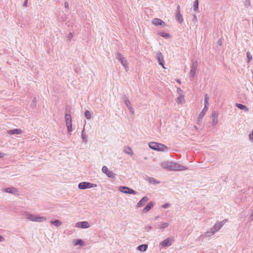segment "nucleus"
I'll return each instance as SVG.
<instances>
[{"instance_id":"6e6d98bb","label":"nucleus","mask_w":253,"mask_h":253,"mask_svg":"<svg viewBox=\"0 0 253 253\" xmlns=\"http://www.w3.org/2000/svg\"><path fill=\"white\" fill-rule=\"evenodd\" d=\"M82 133H84V129L83 130Z\"/></svg>"},{"instance_id":"4c0bfd02","label":"nucleus","mask_w":253,"mask_h":253,"mask_svg":"<svg viewBox=\"0 0 253 253\" xmlns=\"http://www.w3.org/2000/svg\"><path fill=\"white\" fill-rule=\"evenodd\" d=\"M247 56L248 59V62H250L252 60V56L251 55L249 51H248L247 53Z\"/></svg>"},{"instance_id":"412c9836","label":"nucleus","mask_w":253,"mask_h":253,"mask_svg":"<svg viewBox=\"0 0 253 253\" xmlns=\"http://www.w3.org/2000/svg\"><path fill=\"white\" fill-rule=\"evenodd\" d=\"M146 180L151 184H155L160 183L159 181H157L153 177H146Z\"/></svg>"},{"instance_id":"dca6fc26","label":"nucleus","mask_w":253,"mask_h":253,"mask_svg":"<svg viewBox=\"0 0 253 253\" xmlns=\"http://www.w3.org/2000/svg\"><path fill=\"white\" fill-rule=\"evenodd\" d=\"M169 225V223L161 222L157 224L156 228L160 229L163 231L164 229L167 228Z\"/></svg>"},{"instance_id":"5fc2aeb1","label":"nucleus","mask_w":253,"mask_h":253,"mask_svg":"<svg viewBox=\"0 0 253 253\" xmlns=\"http://www.w3.org/2000/svg\"><path fill=\"white\" fill-rule=\"evenodd\" d=\"M218 44H219V45H220V44H221V42H220V41H219L218 42Z\"/></svg>"},{"instance_id":"39448f33","label":"nucleus","mask_w":253,"mask_h":253,"mask_svg":"<svg viewBox=\"0 0 253 253\" xmlns=\"http://www.w3.org/2000/svg\"><path fill=\"white\" fill-rule=\"evenodd\" d=\"M66 126L69 132L72 131V117L70 114L66 113L65 116Z\"/></svg>"},{"instance_id":"49530a36","label":"nucleus","mask_w":253,"mask_h":253,"mask_svg":"<svg viewBox=\"0 0 253 253\" xmlns=\"http://www.w3.org/2000/svg\"><path fill=\"white\" fill-rule=\"evenodd\" d=\"M28 0H25L24 3H23V6L26 7L27 6L28 4Z\"/></svg>"},{"instance_id":"f8f14e48","label":"nucleus","mask_w":253,"mask_h":253,"mask_svg":"<svg viewBox=\"0 0 253 253\" xmlns=\"http://www.w3.org/2000/svg\"><path fill=\"white\" fill-rule=\"evenodd\" d=\"M157 60L160 65L162 66L163 68H165L164 66V56L160 51H159L157 54Z\"/></svg>"},{"instance_id":"20e7f679","label":"nucleus","mask_w":253,"mask_h":253,"mask_svg":"<svg viewBox=\"0 0 253 253\" xmlns=\"http://www.w3.org/2000/svg\"><path fill=\"white\" fill-rule=\"evenodd\" d=\"M119 191L124 194L136 195L137 192L132 189L126 186H121L119 187Z\"/></svg>"},{"instance_id":"393cba45","label":"nucleus","mask_w":253,"mask_h":253,"mask_svg":"<svg viewBox=\"0 0 253 253\" xmlns=\"http://www.w3.org/2000/svg\"><path fill=\"white\" fill-rule=\"evenodd\" d=\"M148 248V246L146 244H142L139 245L137 247V249L140 252H145Z\"/></svg>"},{"instance_id":"5701e85b","label":"nucleus","mask_w":253,"mask_h":253,"mask_svg":"<svg viewBox=\"0 0 253 253\" xmlns=\"http://www.w3.org/2000/svg\"><path fill=\"white\" fill-rule=\"evenodd\" d=\"M124 151L125 153L127 154L130 156H132L133 154L132 149L128 146L125 147L124 148Z\"/></svg>"},{"instance_id":"6e6552de","label":"nucleus","mask_w":253,"mask_h":253,"mask_svg":"<svg viewBox=\"0 0 253 253\" xmlns=\"http://www.w3.org/2000/svg\"><path fill=\"white\" fill-rule=\"evenodd\" d=\"M225 222L226 221L225 220H223L220 222H219V221L216 222L215 223V224H214V225L213 226V227L211 228L212 229V230H213V231L215 232H217L222 228V227L223 226V225L224 224Z\"/></svg>"},{"instance_id":"09e8293b","label":"nucleus","mask_w":253,"mask_h":253,"mask_svg":"<svg viewBox=\"0 0 253 253\" xmlns=\"http://www.w3.org/2000/svg\"><path fill=\"white\" fill-rule=\"evenodd\" d=\"M5 154L1 152H0V158H2L4 156Z\"/></svg>"},{"instance_id":"c85d7f7f","label":"nucleus","mask_w":253,"mask_h":253,"mask_svg":"<svg viewBox=\"0 0 253 253\" xmlns=\"http://www.w3.org/2000/svg\"><path fill=\"white\" fill-rule=\"evenodd\" d=\"M123 98V100H124L125 104L127 106V107L128 108L129 107H131V105L129 99L125 95H124Z\"/></svg>"},{"instance_id":"9d476101","label":"nucleus","mask_w":253,"mask_h":253,"mask_svg":"<svg viewBox=\"0 0 253 253\" xmlns=\"http://www.w3.org/2000/svg\"><path fill=\"white\" fill-rule=\"evenodd\" d=\"M89 224L87 221L78 222L75 225L76 227L81 228H87L89 227Z\"/></svg>"},{"instance_id":"aec40b11","label":"nucleus","mask_w":253,"mask_h":253,"mask_svg":"<svg viewBox=\"0 0 253 253\" xmlns=\"http://www.w3.org/2000/svg\"><path fill=\"white\" fill-rule=\"evenodd\" d=\"M154 206V203L153 202H150L143 209L142 212L146 213L148 212Z\"/></svg>"},{"instance_id":"a19ab883","label":"nucleus","mask_w":253,"mask_h":253,"mask_svg":"<svg viewBox=\"0 0 253 253\" xmlns=\"http://www.w3.org/2000/svg\"><path fill=\"white\" fill-rule=\"evenodd\" d=\"M128 109L129 110V112L131 113V114L133 115L134 114V111L133 109L132 108V107L131 106V107H128Z\"/></svg>"},{"instance_id":"72a5a7b5","label":"nucleus","mask_w":253,"mask_h":253,"mask_svg":"<svg viewBox=\"0 0 253 253\" xmlns=\"http://www.w3.org/2000/svg\"><path fill=\"white\" fill-rule=\"evenodd\" d=\"M120 61L121 62L122 64L126 68L127 66V63L126 60L125 59V58H120L119 59Z\"/></svg>"},{"instance_id":"6ab92c4d","label":"nucleus","mask_w":253,"mask_h":253,"mask_svg":"<svg viewBox=\"0 0 253 253\" xmlns=\"http://www.w3.org/2000/svg\"><path fill=\"white\" fill-rule=\"evenodd\" d=\"M153 24L156 26L161 25L164 26L166 25L165 22L159 18H155L153 20Z\"/></svg>"},{"instance_id":"f3484780","label":"nucleus","mask_w":253,"mask_h":253,"mask_svg":"<svg viewBox=\"0 0 253 253\" xmlns=\"http://www.w3.org/2000/svg\"><path fill=\"white\" fill-rule=\"evenodd\" d=\"M208 109L206 108H203L202 112L199 114V116L197 118V123L198 124H200L202 123V119L204 115H205L206 113L208 111Z\"/></svg>"},{"instance_id":"cd10ccee","label":"nucleus","mask_w":253,"mask_h":253,"mask_svg":"<svg viewBox=\"0 0 253 253\" xmlns=\"http://www.w3.org/2000/svg\"><path fill=\"white\" fill-rule=\"evenodd\" d=\"M50 222L52 224L54 225L55 226L57 227L60 226L62 224V222L60 220L58 219L52 220Z\"/></svg>"},{"instance_id":"58836bf2","label":"nucleus","mask_w":253,"mask_h":253,"mask_svg":"<svg viewBox=\"0 0 253 253\" xmlns=\"http://www.w3.org/2000/svg\"><path fill=\"white\" fill-rule=\"evenodd\" d=\"M152 229V227L151 225H147L145 227V231L147 232H149Z\"/></svg>"},{"instance_id":"bb28decb","label":"nucleus","mask_w":253,"mask_h":253,"mask_svg":"<svg viewBox=\"0 0 253 253\" xmlns=\"http://www.w3.org/2000/svg\"><path fill=\"white\" fill-rule=\"evenodd\" d=\"M209 97L208 94H206L205 95L204 98V108H206L208 109L209 106Z\"/></svg>"},{"instance_id":"f257e3e1","label":"nucleus","mask_w":253,"mask_h":253,"mask_svg":"<svg viewBox=\"0 0 253 253\" xmlns=\"http://www.w3.org/2000/svg\"><path fill=\"white\" fill-rule=\"evenodd\" d=\"M23 215L26 219L33 222H42L46 220V218L44 216H41L38 214H33L28 211H25Z\"/></svg>"},{"instance_id":"4be33fe9","label":"nucleus","mask_w":253,"mask_h":253,"mask_svg":"<svg viewBox=\"0 0 253 253\" xmlns=\"http://www.w3.org/2000/svg\"><path fill=\"white\" fill-rule=\"evenodd\" d=\"M73 243L74 246H77V245L84 246V242L81 239H75L73 241Z\"/></svg>"},{"instance_id":"2f4dec72","label":"nucleus","mask_w":253,"mask_h":253,"mask_svg":"<svg viewBox=\"0 0 253 253\" xmlns=\"http://www.w3.org/2000/svg\"><path fill=\"white\" fill-rule=\"evenodd\" d=\"M193 9L194 11H197L199 9V1L195 0L194 2L193 5Z\"/></svg>"},{"instance_id":"473e14b6","label":"nucleus","mask_w":253,"mask_h":253,"mask_svg":"<svg viewBox=\"0 0 253 253\" xmlns=\"http://www.w3.org/2000/svg\"><path fill=\"white\" fill-rule=\"evenodd\" d=\"M160 35L161 37H164V38H165L166 39H169L170 37V35L169 34L166 33H165V32H161V33H160Z\"/></svg>"},{"instance_id":"9b49d317","label":"nucleus","mask_w":253,"mask_h":253,"mask_svg":"<svg viewBox=\"0 0 253 253\" xmlns=\"http://www.w3.org/2000/svg\"><path fill=\"white\" fill-rule=\"evenodd\" d=\"M211 125L214 126L218 123V113L216 111H212L211 114Z\"/></svg>"},{"instance_id":"4468645a","label":"nucleus","mask_w":253,"mask_h":253,"mask_svg":"<svg viewBox=\"0 0 253 253\" xmlns=\"http://www.w3.org/2000/svg\"><path fill=\"white\" fill-rule=\"evenodd\" d=\"M198 62L196 61L193 62L190 71V76L193 78L195 74L197 68Z\"/></svg>"},{"instance_id":"1a4fd4ad","label":"nucleus","mask_w":253,"mask_h":253,"mask_svg":"<svg viewBox=\"0 0 253 253\" xmlns=\"http://www.w3.org/2000/svg\"><path fill=\"white\" fill-rule=\"evenodd\" d=\"M172 242V238H168L163 241L161 242L160 245L162 247H169L171 245Z\"/></svg>"},{"instance_id":"13d9d810","label":"nucleus","mask_w":253,"mask_h":253,"mask_svg":"<svg viewBox=\"0 0 253 253\" xmlns=\"http://www.w3.org/2000/svg\"><path fill=\"white\" fill-rule=\"evenodd\" d=\"M194 127L195 128V129H197V127L196 126H194Z\"/></svg>"},{"instance_id":"2eb2a0df","label":"nucleus","mask_w":253,"mask_h":253,"mask_svg":"<svg viewBox=\"0 0 253 253\" xmlns=\"http://www.w3.org/2000/svg\"><path fill=\"white\" fill-rule=\"evenodd\" d=\"M23 133V130L19 128H15L7 131V133L9 135L21 134Z\"/></svg>"},{"instance_id":"f03ea898","label":"nucleus","mask_w":253,"mask_h":253,"mask_svg":"<svg viewBox=\"0 0 253 253\" xmlns=\"http://www.w3.org/2000/svg\"><path fill=\"white\" fill-rule=\"evenodd\" d=\"M165 168L170 170H183L187 169V168L180 165L176 163L172 162H167L164 164Z\"/></svg>"},{"instance_id":"3c124183","label":"nucleus","mask_w":253,"mask_h":253,"mask_svg":"<svg viewBox=\"0 0 253 253\" xmlns=\"http://www.w3.org/2000/svg\"><path fill=\"white\" fill-rule=\"evenodd\" d=\"M180 12V6L179 5H178L177 7L176 12Z\"/></svg>"},{"instance_id":"c756f323","label":"nucleus","mask_w":253,"mask_h":253,"mask_svg":"<svg viewBox=\"0 0 253 253\" xmlns=\"http://www.w3.org/2000/svg\"><path fill=\"white\" fill-rule=\"evenodd\" d=\"M184 99V95L182 94H180L179 96L177 98L176 102L178 104H182Z\"/></svg>"},{"instance_id":"423d86ee","label":"nucleus","mask_w":253,"mask_h":253,"mask_svg":"<svg viewBox=\"0 0 253 253\" xmlns=\"http://www.w3.org/2000/svg\"><path fill=\"white\" fill-rule=\"evenodd\" d=\"M96 184L87 182H82L80 183L78 185V188L80 189H85L87 188L96 187Z\"/></svg>"},{"instance_id":"7c9ffc66","label":"nucleus","mask_w":253,"mask_h":253,"mask_svg":"<svg viewBox=\"0 0 253 253\" xmlns=\"http://www.w3.org/2000/svg\"><path fill=\"white\" fill-rule=\"evenodd\" d=\"M215 232L212 230V228H211L209 231L205 233V237H209L212 236Z\"/></svg>"},{"instance_id":"603ef678","label":"nucleus","mask_w":253,"mask_h":253,"mask_svg":"<svg viewBox=\"0 0 253 253\" xmlns=\"http://www.w3.org/2000/svg\"><path fill=\"white\" fill-rule=\"evenodd\" d=\"M36 98H34L33 100V103L34 104V105H35V104L36 103Z\"/></svg>"},{"instance_id":"0eeeda50","label":"nucleus","mask_w":253,"mask_h":253,"mask_svg":"<svg viewBox=\"0 0 253 253\" xmlns=\"http://www.w3.org/2000/svg\"><path fill=\"white\" fill-rule=\"evenodd\" d=\"M102 170L108 177L110 178L115 177V174L112 171L109 170L106 166H103Z\"/></svg>"},{"instance_id":"79ce46f5","label":"nucleus","mask_w":253,"mask_h":253,"mask_svg":"<svg viewBox=\"0 0 253 253\" xmlns=\"http://www.w3.org/2000/svg\"><path fill=\"white\" fill-rule=\"evenodd\" d=\"M170 205L169 203H166L165 204H164L162 206V208H167L169 207Z\"/></svg>"},{"instance_id":"864d4df0","label":"nucleus","mask_w":253,"mask_h":253,"mask_svg":"<svg viewBox=\"0 0 253 253\" xmlns=\"http://www.w3.org/2000/svg\"><path fill=\"white\" fill-rule=\"evenodd\" d=\"M159 218V216H156V217H155V220H157V219H158Z\"/></svg>"},{"instance_id":"8fccbe9b","label":"nucleus","mask_w":253,"mask_h":253,"mask_svg":"<svg viewBox=\"0 0 253 253\" xmlns=\"http://www.w3.org/2000/svg\"><path fill=\"white\" fill-rule=\"evenodd\" d=\"M4 241V238L2 236H0V242H3Z\"/></svg>"},{"instance_id":"ea45409f","label":"nucleus","mask_w":253,"mask_h":253,"mask_svg":"<svg viewBox=\"0 0 253 253\" xmlns=\"http://www.w3.org/2000/svg\"><path fill=\"white\" fill-rule=\"evenodd\" d=\"M73 37V34L72 33H70L68 36L67 40L68 41H70L71 39Z\"/></svg>"},{"instance_id":"c03bdc74","label":"nucleus","mask_w":253,"mask_h":253,"mask_svg":"<svg viewBox=\"0 0 253 253\" xmlns=\"http://www.w3.org/2000/svg\"><path fill=\"white\" fill-rule=\"evenodd\" d=\"M193 21L194 22L196 23L197 22V18L195 14L193 15Z\"/></svg>"},{"instance_id":"ddd939ff","label":"nucleus","mask_w":253,"mask_h":253,"mask_svg":"<svg viewBox=\"0 0 253 253\" xmlns=\"http://www.w3.org/2000/svg\"><path fill=\"white\" fill-rule=\"evenodd\" d=\"M3 191L6 192V193H11L14 195L18 194L17 189L15 187H13L4 188L3 190Z\"/></svg>"},{"instance_id":"a878e982","label":"nucleus","mask_w":253,"mask_h":253,"mask_svg":"<svg viewBox=\"0 0 253 253\" xmlns=\"http://www.w3.org/2000/svg\"><path fill=\"white\" fill-rule=\"evenodd\" d=\"M176 18L179 23H182L183 21V19L180 12L176 13Z\"/></svg>"},{"instance_id":"e433bc0d","label":"nucleus","mask_w":253,"mask_h":253,"mask_svg":"<svg viewBox=\"0 0 253 253\" xmlns=\"http://www.w3.org/2000/svg\"><path fill=\"white\" fill-rule=\"evenodd\" d=\"M245 6L246 8H249L251 6V2L250 0H245Z\"/></svg>"},{"instance_id":"b1692460","label":"nucleus","mask_w":253,"mask_h":253,"mask_svg":"<svg viewBox=\"0 0 253 253\" xmlns=\"http://www.w3.org/2000/svg\"><path fill=\"white\" fill-rule=\"evenodd\" d=\"M236 106L240 110H244L245 112H248L249 109L245 106L241 104L237 103Z\"/></svg>"},{"instance_id":"4d7b16f0","label":"nucleus","mask_w":253,"mask_h":253,"mask_svg":"<svg viewBox=\"0 0 253 253\" xmlns=\"http://www.w3.org/2000/svg\"><path fill=\"white\" fill-rule=\"evenodd\" d=\"M177 82H178L179 83H180V80H177Z\"/></svg>"},{"instance_id":"de8ad7c7","label":"nucleus","mask_w":253,"mask_h":253,"mask_svg":"<svg viewBox=\"0 0 253 253\" xmlns=\"http://www.w3.org/2000/svg\"><path fill=\"white\" fill-rule=\"evenodd\" d=\"M65 7L66 8H69V4L67 1L65 2Z\"/></svg>"},{"instance_id":"7ed1b4c3","label":"nucleus","mask_w":253,"mask_h":253,"mask_svg":"<svg viewBox=\"0 0 253 253\" xmlns=\"http://www.w3.org/2000/svg\"><path fill=\"white\" fill-rule=\"evenodd\" d=\"M149 147L152 149L160 151H164L167 149L166 146L155 142H150Z\"/></svg>"},{"instance_id":"a18cd8bd","label":"nucleus","mask_w":253,"mask_h":253,"mask_svg":"<svg viewBox=\"0 0 253 253\" xmlns=\"http://www.w3.org/2000/svg\"><path fill=\"white\" fill-rule=\"evenodd\" d=\"M177 92L179 94H181L182 90L179 87H177Z\"/></svg>"},{"instance_id":"a211bd4d","label":"nucleus","mask_w":253,"mask_h":253,"mask_svg":"<svg viewBox=\"0 0 253 253\" xmlns=\"http://www.w3.org/2000/svg\"><path fill=\"white\" fill-rule=\"evenodd\" d=\"M148 198L146 196L143 197L137 203L136 206L137 208H141L144 206L146 202L148 201Z\"/></svg>"},{"instance_id":"37998d69","label":"nucleus","mask_w":253,"mask_h":253,"mask_svg":"<svg viewBox=\"0 0 253 253\" xmlns=\"http://www.w3.org/2000/svg\"><path fill=\"white\" fill-rule=\"evenodd\" d=\"M116 58L119 60L120 58H124V57L121 53H118Z\"/></svg>"},{"instance_id":"c9c22d12","label":"nucleus","mask_w":253,"mask_h":253,"mask_svg":"<svg viewBox=\"0 0 253 253\" xmlns=\"http://www.w3.org/2000/svg\"><path fill=\"white\" fill-rule=\"evenodd\" d=\"M81 137L83 142H87V137L86 134L84 133H82Z\"/></svg>"},{"instance_id":"f704fd0d","label":"nucleus","mask_w":253,"mask_h":253,"mask_svg":"<svg viewBox=\"0 0 253 253\" xmlns=\"http://www.w3.org/2000/svg\"><path fill=\"white\" fill-rule=\"evenodd\" d=\"M84 116L87 119H90L91 117V112L89 111H86L84 114Z\"/></svg>"}]
</instances>
